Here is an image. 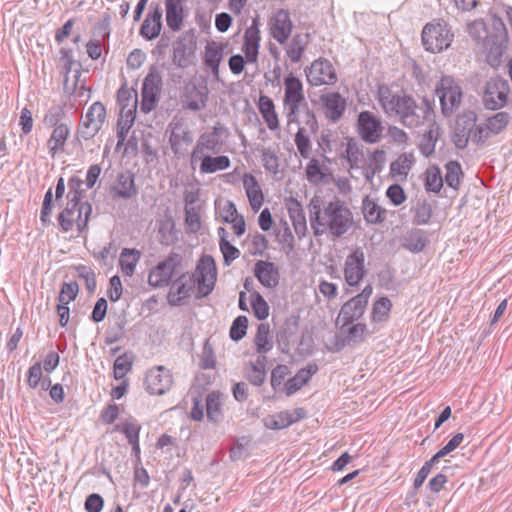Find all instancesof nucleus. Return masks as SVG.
<instances>
[{"instance_id":"obj_38","label":"nucleus","mask_w":512,"mask_h":512,"mask_svg":"<svg viewBox=\"0 0 512 512\" xmlns=\"http://www.w3.org/2000/svg\"><path fill=\"white\" fill-rule=\"evenodd\" d=\"M69 133L70 130L66 124L61 123L54 128L47 142L49 153L52 157H54L56 153L64 147Z\"/></svg>"},{"instance_id":"obj_22","label":"nucleus","mask_w":512,"mask_h":512,"mask_svg":"<svg viewBox=\"0 0 512 512\" xmlns=\"http://www.w3.org/2000/svg\"><path fill=\"white\" fill-rule=\"evenodd\" d=\"M162 8L156 4L155 7L151 5V10L146 15L140 28V35L147 39L153 40L157 38L162 29Z\"/></svg>"},{"instance_id":"obj_60","label":"nucleus","mask_w":512,"mask_h":512,"mask_svg":"<svg viewBox=\"0 0 512 512\" xmlns=\"http://www.w3.org/2000/svg\"><path fill=\"white\" fill-rule=\"evenodd\" d=\"M290 374V369L287 365L279 364L271 372V386L274 390L279 389L284 379Z\"/></svg>"},{"instance_id":"obj_3","label":"nucleus","mask_w":512,"mask_h":512,"mask_svg":"<svg viewBox=\"0 0 512 512\" xmlns=\"http://www.w3.org/2000/svg\"><path fill=\"white\" fill-rule=\"evenodd\" d=\"M92 214V205L84 201L82 204L67 202L65 208L58 215V222L63 232H69L76 225L79 234L88 228Z\"/></svg>"},{"instance_id":"obj_37","label":"nucleus","mask_w":512,"mask_h":512,"mask_svg":"<svg viewBox=\"0 0 512 512\" xmlns=\"http://www.w3.org/2000/svg\"><path fill=\"white\" fill-rule=\"evenodd\" d=\"M231 161L228 156L217 155L215 157L207 155L200 163V172L202 174H212L217 171L226 170L230 167Z\"/></svg>"},{"instance_id":"obj_1","label":"nucleus","mask_w":512,"mask_h":512,"mask_svg":"<svg viewBox=\"0 0 512 512\" xmlns=\"http://www.w3.org/2000/svg\"><path fill=\"white\" fill-rule=\"evenodd\" d=\"M308 208L310 226L315 236L328 235L338 239L353 226L352 211L338 198L324 202L318 196H314Z\"/></svg>"},{"instance_id":"obj_29","label":"nucleus","mask_w":512,"mask_h":512,"mask_svg":"<svg viewBox=\"0 0 512 512\" xmlns=\"http://www.w3.org/2000/svg\"><path fill=\"white\" fill-rule=\"evenodd\" d=\"M243 187L248 197L251 208L258 211L264 201L263 192L255 176L245 173L243 176Z\"/></svg>"},{"instance_id":"obj_52","label":"nucleus","mask_w":512,"mask_h":512,"mask_svg":"<svg viewBox=\"0 0 512 512\" xmlns=\"http://www.w3.org/2000/svg\"><path fill=\"white\" fill-rule=\"evenodd\" d=\"M117 100L122 106L121 110L128 108H135L137 106V92L134 89H128L122 86L117 92Z\"/></svg>"},{"instance_id":"obj_30","label":"nucleus","mask_w":512,"mask_h":512,"mask_svg":"<svg viewBox=\"0 0 512 512\" xmlns=\"http://www.w3.org/2000/svg\"><path fill=\"white\" fill-rule=\"evenodd\" d=\"M310 43L309 33H297L293 36L286 48L287 57L292 63L300 62L304 51Z\"/></svg>"},{"instance_id":"obj_53","label":"nucleus","mask_w":512,"mask_h":512,"mask_svg":"<svg viewBox=\"0 0 512 512\" xmlns=\"http://www.w3.org/2000/svg\"><path fill=\"white\" fill-rule=\"evenodd\" d=\"M80 76H81V72L77 68L74 70L72 81H70L69 77H64L63 92L65 95L71 96V95H74L77 93L78 96L81 97L84 94V91H85L84 85H81V87L78 88V82H79Z\"/></svg>"},{"instance_id":"obj_64","label":"nucleus","mask_w":512,"mask_h":512,"mask_svg":"<svg viewBox=\"0 0 512 512\" xmlns=\"http://www.w3.org/2000/svg\"><path fill=\"white\" fill-rule=\"evenodd\" d=\"M87 512H101L104 507V499L98 493H92L87 496L84 503Z\"/></svg>"},{"instance_id":"obj_25","label":"nucleus","mask_w":512,"mask_h":512,"mask_svg":"<svg viewBox=\"0 0 512 512\" xmlns=\"http://www.w3.org/2000/svg\"><path fill=\"white\" fill-rule=\"evenodd\" d=\"M260 30L258 20L253 19L252 24L245 30L243 51L247 62L255 63L258 58L260 46Z\"/></svg>"},{"instance_id":"obj_4","label":"nucleus","mask_w":512,"mask_h":512,"mask_svg":"<svg viewBox=\"0 0 512 512\" xmlns=\"http://www.w3.org/2000/svg\"><path fill=\"white\" fill-rule=\"evenodd\" d=\"M284 89L283 104L287 123H298L300 107L306 105L303 83L298 77L289 74L284 78Z\"/></svg>"},{"instance_id":"obj_35","label":"nucleus","mask_w":512,"mask_h":512,"mask_svg":"<svg viewBox=\"0 0 512 512\" xmlns=\"http://www.w3.org/2000/svg\"><path fill=\"white\" fill-rule=\"evenodd\" d=\"M415 158L412 153H402L390 164V174L393 178L405 180L412 169Z\"/></svg>"},{"instance_id":"obj_20","label":"nucleus","mask_w":512,"mask_h":512,"mask_svg":"<svg viewBox=\"0 0 512 512\" xmlns=\"http://www.w3.org/2000/svg\"><path fill=\"white\" fill-rule=\"evenodd\" d=\"M293 24L288 10L279 9L271 20V35L279 43L284 44L291 35Z\"/></svg>"},{"instance_id":"obj_41","label":"nucleus","mask_w":512,"mask_h":512,"mask_svg":"<svg viewBox=\"0 0 512 512\" xmlns=\"http://www.w3.org/2000/svg\"><path fill=\"white\" fill-rule=\"evenodd\" d=\"M428 239L423 230H412L405 238L403 247L407 250L418 253L421 252L427 245Z\"/></svg>"},{"instance_id":"obj_61","label":"nucleus","mask_w":512,"mask_h":512,"mask_svg":"<svg viewBox=\"0 0 512 512\" xmlns=\"http://www.w3.org/2000/svg\"><path fill=\"white\" fill-rule=\"evenodd\" d=\"M78 276L85 280V286L89 293H93L96 289V277L94 271L86 266L77 268Z\"/></svg>"},{"instance_id":"obj_39","label":"nucleus","mask_w":512,"mask_h":512,"mask_svg":"<svg viewBox=\"0 0 512 512\" xmlns=\"http://www.w3.org/2000/svg\"><path fill=\"white\" fill-rule=\"evenodd\" d=\"M140 257L141 253L136 249L124 248L122 250L119 258V264L121 271L125 276L131 277L134 274Z\"/></svg>"},{"instance_id":"obj_21","label":"nucleus","mask_w":512,"mask_h":512,"mask_svg":"<svg viewBox=\"0 0 512 512\" xmlns=\"http://www.w3.org/2000/svg\"><path fill=\"white\" fill-rule=\"evenodd\" d=\"M196 51V43L192 38L180 37L173 44L172 62L179 68H186Z\"/></svg>"},{"instance_id":"obj_16","label":"nucleus","mask_w":512,"mask_h":512,"mask_svg":"<svg viewBox=\"0 0 512 512\" xmlns=\"http://www.w3.org/2000/svg\"><path fill=\"white\" fill-rule=\"evenodd\" d=\"M180 260L181 258L178 254L171 253L165 260L159 262L156 267L151 270L148 276V283L153 287L167 286Z\"/></svg>"},{"instance_id":"obj_14","label":"nucleus","mask_w":512,"mask_h":512,"mask_svg":"<svg viewBox=\"0 0 512 512\" xmlns=\"http://www.w3.org/2000/svg\"><path fill=\"white\" fill-rule=\"evenodd\" d=\"M357 130L364 142L377 143L383 133L381 119L368 110L362 111L357 117Z\"/></svg>"},{"instance_id":"obj_13","label":"nucleus","mask_w":512,"mask_h":512,"mask_svg":"<svg viewBox=\"0 0 512 512\" xmlns=\"http://www.w3.org/2000/svg\"><path fill=\"white\" fill-rule=\"evenodd\" d=\"M144 384L149 394L163 395L172 387L173 376L166 367L155 366L147 371Z\"/></svg>"},{"instance_id":"obj_6","label":"nucleus","mask_w":512,"mask_h":512,"mask_svg":"<svg viewBox=\"0 0 512 512\" xmlns=\"http://www.w3.org/2000/svg\"><path fill=\"white\" fill-rule=\"evenodd\" d=\"M421 37L425 50L439 53L451 45L454 35L446 23L438 22L426 24Z\"/></svg>"},{"instance_id":"obj_7","label":"nucleus","mask_w":512,"mask_h":512,"mask_svg":"<svg viewBox=\"0 0 512 512\" xmlns=\"http://www.w3.org/2000/svg\"><path fill=\"white\" fill-rule=\"evenodd\" d=\"M434 110L427 98L417 100L412 96L400 122L407 128H418L427 122H432Z\"/></svg>"},{"instance_id":"obj_46","label":"nucleus","mask_w":512,"mask_h":512,"mask_svg":"<svg viewBox=\"0 0 512 512\" xmlns=\"http://www.w3.org/2000/svg\"><path fill=\"white\" fill-rule=\"evenodd\" d=\"M443 187V178L438 167L432 166L426 170L425 188L429 192L438 193Z\"/></svg>"},{"instance_id":"obj_17","label":"nucleus","mask_w":512,"mask_h":512,"mask_svg":"<svg viewBox=\"0 0 512 512\" xmlns=\"http://www.w3.org/2000/svg\"><path fill=\"white\" fill-rule=\"evenodd\" d=\"M320 103L324 116L331 122H338L345 114L347 108L346 99L335 91L323 93L320 96Z\"/></svg>"},{"instance_id":"obj_10","label":"nucleus","mask_w":512,"mask_h":512,"mask_svg":"<svg viewBox=\"0 0 512 512\" xmlns=\"http://www.w3.org/2000/svg\"><path fill=\"white\" fill-rule=\"evenodd\" d=\"M344 279L351 287H357L367 274L365 266V253L362 248L357 247L349 253L344 262Z\"/></svg>"},{"instance_id":"obj_26","label":"nucleus","mask_w":512,"mask_h":512,"mask_svg":"<svg viewBox=\"0 0 512 512\" xmlns=\"http://www.w3.org/2000/svg\"><path fill=\"white\" fill-rule=\"evenodd\" d=\"M366 307L360 300L353 297L341 307L336 321L337 324L341 323L342 329L350 325L363 316Z\"/></svg>"},{"instance_id":"obj_49","label":"nucleus","mask_w":512,"mask_h":512,"mask_svg":"<svg viewBox=\"0 0 512 512\" xmlns=\"http://www.w3.org/2000/svg\"><path fill=\"white\" fill-rule=\"evenodd\" d=\"M133 358L130 354L124 353L116 358L113 366L114 378L120 380L131 370Z\"/></svg>"},{"instance_id":"obj_62","label":"nucleus","mask_w":512,"mask_h":512,"mask_svg":"<svg viewBox=\"0 0 512 512\" xmlns=\"http://www.w3.org/2000/svg\"><path fill=\"white\" fill-rule=\"evenodd\" d=\"M386 196L395 206L401 205L406 200V194L399 184H392L386 190Z\"/></svg>"},{"instance_id":"obj_44","label":"nucleus","mask_w":512,"mask_h":512,"mask_svg":"<svg viewBox=\"0 0 512 512\" xmlns=\"http://www.w3.org/2000/svg\"><path fill=\"white\" fill-rule=\"evenodd\" d=\"M446 174H445V182L446 184L457 190L460 186L461 178L463 177L462 168L459 162L457 161H449L445 165Z\"/></svg>"},{"instance_id":"obj_63","label":"nucleus","mask_w":512,"mask_h":512,"mask_svg":"<svg viewBox=\"0 0 512 512\" xmlns=\"http://www.w3.org/2000/svg\"><path fill=\"white\" fill-rule=\"evenodd\" d=\"M367 326L363 323H357L349 327L347 339L350 342L360 343L365 340Z\"/></svg>"},{"instance_id":"obj_36","label":"nucleus","mask_w":512,"mask_h":512,"mask_svg":"<svg viewBox=\"0 0 512 512\" xmlns=\"http://www.w3.org/2000/svg\"><path fill=\"white\" fill-rule=\"evenodd\" d=\"M362 213L364 219L370 224L381 223L386 218V210L369 196H366L362 201Z\"/></svg>"},{"instance_id":"obj_57","label":"nucleus","mask_w":512,"mask_h":512,"mask_svg":"<svg viewBox=\"0 0 512 512\" xmlns=\"http://www.w3.org/2000/svg\"><path fill=\"white\" fill-rule=\"evenodd\" d=\"M223 59V49L220 45L216 44L215 42L208 43L205 46V52H204V63L205 65H209L212 63L221 62Z\"/></svg>"},{"instance_id":"obj_24","label":"nucleus","mask_w":512,"mask_h":512,"mask_svg":"<svg viewBox=\"0 0 512 512\" xmlns=\"http://www.w3.org/2000/svg\"><path fill=\"white\" fill-rule=\"evenodd\" d=\"M254 276L266 288H275L279 284V270L270 261L258 260L254 265Z\"/></svg>"},{"instance_id":"obj_19","label":"nucleus","mask_w":512,"mask_h":512,"mask_svg":"<svg viewBox=\"0 0 512 512\" xmlns=\"http://www.w3.org/2000/svg\"><path fill=\"white\" fill-rule=\"evenodd\" d=\"M228 131L221 123H216L212 127V131L204 132L198 138L196 144L206 153L218 154L221 152L224 140L223 136H227Z\"/></svg>"},{"instance_id":"obj_23","label":"nucleus","mask_w":512,"mask_h":512,"mask_svg":"<svg viewBox=\"0 0 512 512\" xmlns=\"http://www.w3.org/2000/svg\"><path fill=\"white\" fill-rule=\"evenodd\" d=\"M196 282L191 275L183 274L172 284L168 294L169 304L173 306L180 305L181 301L190 296Z\"/></svg>"},{"instance_id":"obj_42","label":"nucleus","mask_w":512,"mask_h":512,"mask_svg":"<svg viewBox=\"0 0 512 512\" xmlns=\"http://www.w3.org/2000/svg\"><path fill=\"white\" fill-rule=\"evenodd\" d=\"M264 426L267 429L280 430L294 424L290 411H281L279 413L268 415L263 419Z\"/></svg>"},{"instance_id":"obj_8","label":"nucleus","mask_w":512,"mask_h":512,"mask_svg":"<svg viewBox=\"0 0 512 512\" xmlns=\"http://www.w3.org/2000/svg\"><path fill=\"white\" fill-rule=\"evenodd\" d=\"M308 83L311 86H332L337 83L338 76L333 64L326 58L314 60L309 67L305 69Z\"/></svg>"},{"instance_id":"obj_31","label":"nucleus","mask_w":512,"mask_h":512,"mask_svg":"<svg viewBox=\"0 0 512 512\" xmlns=\"http://www.w3.org/2000/svg\"><path fill=\"white\" fill-rule=\"evenodd\" d=\"M258 109L270 130L274 131L279 129L278 114L275 110V104L270 97L260 95Z\"/></svg>"},{"instance_id":"obj_33","label":"nucleus","mask_w":512,"mask_h":512,"mask_svg":"<svg viewBox=\"0 0 512 512\" xmlns=\"http://www.w3.org/2000/svg\"><path fill=\"white\" fill-rule=\"evenodd\" d=\"M135 108L121 110L120 117L117 121V145L116 149L125 144L127 134L135 121Z\"/></svg>"},{"instance_id":"obj_12","label":"nucleus","mask_w":512,"mask_h":512,"mask_svg":"<svg viewBox=\"0 0 512 512\" xmlns=\"http://www.w3.org/2000/svg\"><path fill=\"white\" fill-rule=\"evenodd\" d=\"M510 91L509 83L501 77H494L487 81L483 94V103L487 109L498 110L507 103Z\"/></svg>"},{"instance_id":"obj_51","label":"nucleus","mask_w":512,"mask_h":512,"mask_svg":"<svg viewBox=\"0 0 512 512\" xmlns=\"http://www.w3.org/2000/svg\"><path fill=\"white\" fill-rule=\"evenodd\" d=\"M251 306L257 319L264 320L268 317L269 306L263 296L257 291L251 293Z\"/></svg>"},{"instance_id":"obj_34","label":"nucleus","mask_w":512,"mask_h":512,"mask_svg":"<svg viewBox=\"0 0 512 512\" xmlns=\"http://www.w3.org/2000/svg\"><path fill=\"white\" fill-rule=\"evenodd\" d=\"M166 22L173 31H179L183 24V6L181 0H166Z\"/></svg>"},{"instance_id":"obj_27","label":"nucleus","mask_w":512,"mask_h":512,"mask_svg":"<svg viewBox=\"0 0 512 512\" xmlns=\"http://www.w3.org/2000/svg\"><path fill=\"white\" fill-rule=\"evenodd\" d=\"M113 198L130 199L137 194L135 177L130 172L120 173L111 189Z\"/></svg>"},{"instance_id":"obj_32","label":"nucleus","mask_w":512,"mask_h":512,"mask_svg":"<svg viewBox=\"0 0 512 512\" xmlns=\"http://www.w3.org/2000/svg\"><path fill=\"white\" fill-rule=\"evenodd\" d=\"M288 213L292 221L295 233L301 239L306 235L307 223L305 213L299 201L291 199L288 203Z\"/></svg>"},{"instance_id":"obj_2","label":"nucleus","mask_w":512,"mask_h":512,"mask_svg":"<svg viewBox=\"0 0 512 512\" xmlns=\"http://www.w3.org/2000/svg\"><path fill=\"white\" fill-rule=\"evenodd\" d=\"M412 95L403 89H395L387 84H380L377 89L376 99L389 117H397L399 121L410 102Z\"/></svg>"},{"instance_id":"obj_56","label":"nucleus","mask_w":512,"mask_h":512,"mask_svg":"<svg viewBox=\"0 0 512 512\" xmlns=\"http://www.w3.org/2000/svg\"><path fill=\"white\" fill-rule=\"evenodd\" d=\"M509 122V114L506 112H498L494 116L489 117L486 121L488 129L492 134L500 133Z\"/></svg>"},{"instance_id":"obj_47","label":"nucleus","mask_w":512,"mask_h":512,"mask_svg":"<svg viewBox=\"0 0 512 512\" xmlns=\"http://www.w3.org/2000/svg\"><path fill=\"white\" fill-rule=\"evenodd\" d=\"M221 399L220 394L212 392L206 398V413L210 421L218 422L221 419Z\"/></svg>"},{"instance_id":"obj_9","label":"nucleus","mask_w":512,"mask_h":512,"mask_svg":"<svg viewBox=\"0 0 512 512\" xmlns=\"http://www.w3.org/2000/svg\"><path fill=\"white\" fill-rule=\"evenodd\" d=\"M162 78L158 69L154 66L150 68L149 73L143 80L141 90L140 109L147 114L155 109L161 90Z\"/></svg>"},{"instance_id":"obj_28","label":"nucleus","mask_w":512,"mask_h":512,"mask_svg":"<svg viewBox=\"0 0 512 512\" xmlns=\"http://www.w3.org/2000/svg\"><path fill=\"white\" fill-rule=\"evenodd\" d=\"M475 115L473 113L458 117L455 129V145L458 148H464L471 139L472 127L475 126Z\"/></svg>"},{"instance_id":"obj_11","label":"nucleus","mask_w":512,"mask_h":512,"mask_svg":"<svg viewBox=\"0 0 512 512\" xmlns=\"http://www.w3.org/2000/svg\"><path fill=\"white\" fill-rule=\"evenodd\" d=\"M198 286V293L201 297L209 295L216 280V265L214 259L209 255L200 258L195 272L191 275Z\"/></svg>"},{"instance_id":"obj_43","label":"nucleus","mask_w":512,"mask_h":512,"mask_svg":"<svg viewBox=\"0 0 512 512\" xmlns=\"http://www.w3.org/2000/svg\"><path fill=\"white\" fill-rule=\"evenodd\" d=\"M270 327L268 324L262 323L258 326L257 333L255 336L256 350L260 354L269 352L273 347V342L270 337Z\"/></svg>"},{"instance_id":"obj_55","label":"nucleus","mask_w":512,"mask_h":512,"mask_svg":"<svg viewBox=\"0 0 512 512\" xmlns=\"http://www.w3.org/2000/svg\"><path fill=\"white\" fill-rule=\"evenodd\" d=\"M247 326H248V319L246 316H238L235 318V320L232 322V325L230 327L229 335L230 338L234 341H239L246 335L247 332Z\"/></svg>"},{"instance_id":"obj_50","label":"nucleus","mask_w":512,"mask_h":512,"mask_svg":"<svg viewBox=\"0 0 512 512\" xmlns=\"http://www.w3.org/2000/svg\"><path fill=\"white\" fill-rule=\"evenodd\" d=\"M392 303L387 297L378 299L372 309V319L374 322L385 321L391 311Z\"/></svg>"},{"instance_id":"obj_54","label":"nucleus","mask_w":512,"mask_h":512,"mask_svg":"<svg viewBox=\"0 0 512 512\" xmlns=\"http://www.w3.org/2000/svg\"><path fill=\"white\" fill-rule=\"evenodd\" d=\"M295 145L301 157L308 158L311 151V141L306 135V130L300 127L295 135Z\"/></svg>"},{"instance_id":"obj_48","label":"nucleus","mask_w":512,"mask_h":512,"mask_svg":"<svg viewBox=\"0 0 512 512\" xmlns=\"http://www.w3.org/2000/svg\"><path fill=\"white\" fill-rule=\"evenodd\" d=\"M84 181L77 177L73 176L68 180V193L66 195L67 202L82 204L81 201L82 194L85 191L83 189Z\"/></svg>"},{"instance_id":"obj_18","label":"nucleus","mask_w":512,"mask_h":512,"mask_svg":"<svg viewBox=\"0 0 512 512\" xmlns=\"http://www.w3.org/2000/svg\"><path fill=\"white\" fill-rule=\"evenodd\" d=\"M169 144L172 152L176 156H182L187 151L189 145L193 142L191 130L181 122L171 123Z\"/></svg>"},{"instance_id":"obj_45","label":"nucleus","mask_w":512,"mask_h":512,"mask_svg":"<svg viewBox=\"0 0 512 512\" xmlns=\"http://www.w3.org/2000/svg\"><path fill=\"white\" fill-rule=\"evenodd\" d=\"M437 138L438 127H435V122H433L430 129L423 134L420 141V150L423 155L430 156L434 153Z\"/></svg>"},{"instance_id":"obj_59","label":"nucleus","mask_w":512,"mask_h":512,"mask_svg":"<svg viewBox=\"0 0 512 512\" xmlns=\"http://www.w3.org/2000/svg\"><path fill=\"white\" fill-rule=\"evenodd\" d=\"M220 250L223 254L224 263L226 265H230L232 261L237 259L240 255V251L234 245H232L226 238L223 236L219 242Z\"/></svg>"},{"instance_id":"obj_15","label":"nucleus","mask_w":512,"mask_h":512,"mask_svg":"<svg viewBox=\"0 0 512 512\" xmlns=\"http://www.w3.org/2000/svg\"><path fill=\"white\" fill-rule=\"evenodd\" d=\"M106 119V108L101 102H94L87 110L80 128L81 137L92 139L102 128Z\"/></svg>"},{"instance_id":"obj_5","label":"nucleus","mask_w":512,"mask_h":512,"mask_svg":"<svg viewBox=\"0 0 512 512\" xmlns=\"http://www.w3.org/2000/svg\"><path fill=\"white\" fill-rule=\"evenodd\" d=\"M435 93L445 117H450L462 102V89L452 76L443 75L436 84Z\"/></svg>"},{"instance_id":"obj_58","label":"nucleus","mask_w":512,"mask_h":512,"mask_svg":"<svg viewBox=\"0 0 512 512\" xmlns=\"http://www.w3.org/2000/svg\"><path fill=\"white\" fill-rule=\"evenodd\" d=\"M79 292V286L77 282L63 283L58 300L60 304L68 305L73 301Z\"/></svg>"},{"instance_id":"obj_40","label":"nucleus","mask_w":512,"mask_h":512,"mask_svg":"<svg viewBox=\"0 0 512 512\" xmlns=\"http://www.w3.org/2000/svg\"><path fill=\"white\" fill-rule=\"evenodd\" d=\"M207 98L208 93L205 87L199 89L196 86H193L187 92L185 108L191 111H199L206 106Z\"/></svg>"}]
</instances>
